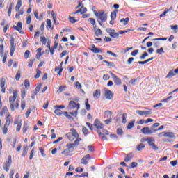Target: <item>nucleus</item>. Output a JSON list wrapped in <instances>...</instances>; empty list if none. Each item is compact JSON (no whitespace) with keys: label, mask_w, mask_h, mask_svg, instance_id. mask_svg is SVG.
<instances>
[{"label":"nucleus","mask_w":178,"mask_h":178,"mask_svg":"<svg viewBox=\"0 0 178 178\" xmlns=\"http://www.w3.org/2000/svg\"><path fill=\"white\" fill-rule=\"evenodd\" d=\"M104 119H112V113L109 111L104 112Z\"/></svg>","instance_id":"nucleus-19"},{"label":"nucleus","mask_w":178,"mask_h":178,"mask_svg":"<svg viewBox=\"0 0 178 178\" xmlns=\"http://www.w3.org/2000/svg\"><path fill=\"white\" fill-rule=\"evenodd\" d=\"M54 113L55 115H57V116H60V115H62V110L59 109V108H54Z\"/></svg>","instance_id":"nucleus-39"},{"label":"nucleus","mask_w":178,"mask_h":178,"mask_svg":"<svg viewBox=\"0 0 178 178\" xmlns=\"http://www.w3.org/2000/svg\"><path fill=\"white\" fill-rule=\"evenodd\" d=\"M164 136L165 137H168V138H175V134L173 132H165Z\"/></svg>","instance_id":"nucleus-27"},{"label":"nucleus","mask_w":178,"mask_h":178,"mask_svg":"<svg viewBox=\"0 0 178 178\" xmlns=\"http://www.w3.org/2000/svg\"><path fill=\"white\" fill-rule=\"evenodd\" d=\"M69 20L70 23H72V24H74L76 23V22H77V20L74 19V17H71V16L69 17Z\"/></svg>","instance_id":"nucleus-58"},{"label":"nucleus","mask_w":178,"mask_h":178,"mask_svg":"<svg viewBox=\"0 0 178 178\" xmlns=\"http://www.w3.org/2000/svg\"><path fill=\"white\" fill-rule=\"evenodd\" d=\"M92 52L94 54H101L102 52V50L101 49L95 48V49H90Z\"/></svg>","instance_id":"nucleus-34"},{"label":"nucleus","mask_w":178,"mask_h":178,"mask_svg":"<svg viewBox=\"0 0 178 178\" xmlns=\"http://www.w3.org/2000/svg\"><path fill=\"white\" fill-rule=\"evenodd\" d=\"M17 94H18V92L17 90L14 91L13 92V97L10 96L9 97V102H10V109L11 111H15V105H13V104L15 103V101H16V98L17 97Z\"/></svg>","instance_id":"nucleus-2"},{"label":"nucleus","mask_w":178,"mask_h":178,"mask_svg":"<svg viewBox=\"0 0 178 178\" xmlns=\"http://www.w3.org/2000/svg\"><path fill=\"white\" fill-rule=\"evenodd\" d=\"M136 113H138V115H140V116H144L145 115H152V111L137 110Z\"/></svg>","instance_id":"nucleus-12"},{"label":"nucleus","mask_w":178,"mask_h":178,"mask_svg":"<svg viewBox=\"0 0 178 178\" xmlns=\"http://www.w3.org/2000/svg\"><path fill=\"white\" fill-rule=\"evenodd\" d=\"M93 97H94V98H95V99H98V98H99V97H101V90H96L93 92Z\"/></svg>","instance_id":"nucleus-18"},{"label":"nucleus","mask_w":178,"mask_h":178,"mask_svg":"<svg viewBox=\"0 0 178 178\" xmlns=\"http://www.w3.org/2000/svg\"><path fill=\"white\" fill-rule=\"evenodd\" d=\"M95 15L97 17H99L97 22L100 26H102V22H105L108 19V15L104 11H99L98 13H95Z\"/></svg>","instance_id":"nucleus-1"},{"label":"nucleus","mask_w":178,"mask_h":178,"mask_svg":"<svg viewBox=\"0 0 178 178\" xmlns=\"http://www.w3.org/2000/svg\"><path fill=\"white\" fill-rule=\"evenodd\" d=\"M0 56L3 58V44L0 45Z\"/></svg>","instance_id":"nucleus-52"},{"label":"nucleus","mask_w":178,"mask_h":178,"mask_svg":"<svg viewBox=\"0 0 178 178\" xmlns=\"http://www.w3.org/2000/svg\"><path fill=\"white\" fill-rule=\"evenodd\" d=\"M106 31L112 38H118V37H119V33H116L114 29L107 28Z\"/></svg>","instance_id":"nucleus-4"},{"label":"nucleus","mask_w":178,"mask_h":178,"mask_svg":"<svg viewBox=\"0 0 178 178\" xmlns=\"http://www.w3.org/2000/svg\"><path fill=\"white\" fill-rule=\"evenodd\" d=\"M69 106L70 108H71V109H74V108H76V106H77V109L80 108V104H76V102H74V101H70L69 102Z\"/></svg>","instance_id":"nucleus-14"},{"label":"nucleus","mask_w":178,"mask_h":178,"mask_svg":"<svg viewBox=\"0 0 178 178\" xmlns=\"http://www.w3.org/2000/svg\"><path fill=\"white\" fill-rule=\"evenodd\" d=\"M147 144L149 145V147H151L152 149H154V151H158V149H159L158 146L155 145V140L151 139V138H149Z\"/></svg>","instance_id":"nucleus-8"},{"label":"nucleus","mask_w":178,"mask_h":178,"mask_svg":"<svg viewBox=\"0 0 178 178\" xmlns=\"http://www.w3.org/2000/svg\"><path fill=\"white\" fill-rule=\"evenodd\" d=\"M104 63H106V65L109 67H115V63H113V62H109L107 60H103Z\"/></svg>","instance_id":"nucleus-33"},{"label":"nucleus","mask_w":178,"mask_h":178,"mask_svg":"<svg viewBox=\"0 0 178 178\" xmlns=\"http://www.w3.org/2000/svg\"><path fill=\"white\" fill-rule=\"evenodd\" d=\"M40 41L43 45H47V38L45 36L40 37Z\"/></svg>","instance_id":"nucleus-41"},{"label":"nucleus","mask_w":178,"mask_h":178,"mask_svg":"<svg viewBox=\"0 0 178 178\" xmlns=\"http://www.w3.org/2000/svg\"><path fill=\"white\" fill-rule=\"evenodd\" d=\"M6 112H8V108L3 107L1 110V112H0V116H3V115L6 113Z\"/></svg>","instance_id":"nucleus-45"},{"label":"nucleus","mask_w":178,"mask_h":178,"mask_svg":"<svg viewBox=\"0 0 178 178\" xmlns=\"http://www.w3.org/2000/svg\"><path fill=\"white\" fill-rule=\"evenodd\" d=\"M24 56L25 59H28L29 57L30 56V51L26 50L24 54Z\"/></svg>","instance_id":"nucleus-56"},{"label":"nucleus","mask_w":178,"mask_h":178,"mask_svg":"<svg viewBox=\"0 0 178 178\" xmlns=\"http://www.w3.org/2000/svg\"><path fill=\"white\" fill-rule=\"evenodd\" d=\"M175 74H176L175 73L174 70H172L168 72V74L165 76V79H172V77H173V76H175Z\"/></svg>","instance_id":"nucleus-24"},{"label":"nucleus","mask_w":178,"mask_h":178,"mask_svg":"<svg viewBox=\"0 0 178 178\" xmlns=\"http://www.w3.org/2000/svg\"><path fill=\"white\" fill-rule=\"evenodd\" d=\"M111 76L113 77V80L114 83L116 84V86H122V79L118 77L115 74H113L112 72H109Z\"/></svg>","instance_id":"nucleus-6"},{"label":"nucleus","mask_w":178,"mask_h":178,"mask_svg":"<svg viewBox=\"0 0 178 178\" xmlns=\"http://www.w3.org/2000/svg\"><path fill=\"white\" fill-rule=\"evenodd\" d=\"M134 123H136V120L131 121L129 123L128 126L127 127V130H130V129H133V127H134Z\"/></svg>","instance_id":"nucleus-25"},{"label":"nucleus","mask_w":178,"mask_h":178,"mask_svg":"<svg viewBox=\"0 0 178 178\" xmlns=\"http://www.w3.org/2000/svg\"><path fill=\"white\" fill-rule=\"evenodd\" d=\"M94 126L96 129H98L99 130V129H104V127H105V125H104V124L101 123V121H99V120H98V118L95 120Z\"/></svg>","instance_id":"nucleus-9"},{"label":"nucleus","mask_w":178,"mask_h":178,"mask_svg":"<svg viewBox=\"0 0 178 178\" xmlns=\"http://www.w3.org/2000/svg\"><path fill=\"white\" fill-rule=\"evenodd\" d=\"M97 133L99 136H109V132L106 129H102V131L98 130Z\"/></svg>","instance_id":"nucleus-17"},{"label":"nucleus","mask_w":178,"mask_h":178,"mask_svg":"<svg viewBox=\"0 0 178 178\" xmlns=\"http://www.w3.org/2000/svg\"><path fill=\"white\" fill-rule=\"evenodd\" d=\"M157 130L153 128H149L148 127H145L141 129V133L143 134H152L153 133H155Z\"/></svg>","instance_id":"nucleus-3"},{"label":"nucleus","mask_w":178,"mask_h":178,"mask_svg":"<svg viewBox=\"0 0 178 178\" xmlns=\"http://www.w3.org/2000/svg\"><path fill=\"white\" fill-rule=\"evenodd\" d=\"M13 29H15V30H17V31H19V33H20V34H24V32H23V31H22V27H23V24L21 22H19L16 25H14Z\"/></svg>","instance_id":"nucleus-10"},{"label":"nucleus","mask_w":178,"mask_h":178,"mask_svg":"<svg viewBox=\"0 0 178 178\" xmlns=\"http://www.w3.org/2000/svg\"><path fill=\"white\" fill-rule=\"evenodd\" d=\"M104 95L106 99H112V98H113V93H112V91L108 89L105 90Z\"/></svg>","instance_id":"nucleus-11"},{"label":"nucleus","mask_w":178,"mask_h":178,"mask_svg":"<svg viewBox=\"0 0 178 178\" xmlns=\"http://www.w3.org/2000/svg\"><path fill=\"white\" fill-rule=\"evenodd\" d=\"M8 127H9V125L4 124V127L2 128L3 134H6V133H8Z\"/></svg>","instance_id":"nucleus-48"},{"label":"nucleus","mask_w":178,"mask_h":178,"mask_svg":"<svg viewBox=\"0 0 178 178\" xmlns=\"http://www.w3.org/2000/svg\"><path fill=\"white\" fill-rule=\"evenodd\" d=\"M10 165H12V156L10 155L8 157L7 161L3 164V169L4 170H6V172H8L9 170Z\"/></svg>","instance_id":"nucleus-5"},{"label":"nucleus","mask_w":178,"mask_h":178,"mask_svg":"<svg viewBox=\"0 0 178 178\" xmlns=\"http://www.w3.org/2000/svg\"><path fill=\"white\" fill-rule=\"evenodd\" d=\"M118 13V10H114L111 13V20H115L116 19V15Z\"/></svg>","instance_id":"nucleus-22"},{"label":"nucleus","mask_w":178,"mask_h":178,"mask_svg":"<svg viewBox=\"0 0 178 178\" xmlns=\"http://www.w3.org/2000/svg\"><path fill=\"white\" fill-rule=\"evenodd\" d=\"M70 141H74V137L72 133H68L65 135Z\"/></svg>","instance_id":"nucleus-32"},{"label":"nucleus","mask_w":178,"mask_h":178,"mask_svg":"<svg viewBox=\"0 0 178 178\" xmlns=\"http://www.w3.org/2000/svg\"><path fill=\"white\" fill-rule=\"evenodd\" d=\"M136 83L138 84V79H131L129 81V84H131V86H136Z\"/></svg>","instance_id":"nucleus-37"},{"label":"nucleus","mask_w":178,"mask_h":178,"mask_svg":"<svg viewBox=\"0 0 178 178\" xmlns=\"http://www.w3.org/2000/svg\"><path fill=\"white\" fill-rule=\"evenodd\" d=\"M31 23V15H28L26 16V24H30Z\"/></svg>","instance_id":"nucleus-53"},{"label":"nucleus","mask_w":178,"mask_h":178,"mask_svg":"<svg viewBox=\"0 0 178 178\" xmlns=\"http://www.w3.org/2000/svg\"><path fill=\"white\" fill-rule=\"evenodd\" d=\"M65 147H66V148H67V149H69L70 151H71V152H73L74 149L72 147V146H71L70 144H67Z\"/></svg>","instance_id":"nucleus-62"},{"label":"nucleus","mask_w":178,"mask_h":178,"mask_svg":"<svg viewBox=\"0 0 178 178\" xmlns=\"http://www.w3.org/2000/svg\"><path fill=\"white\" fill-rule=\"evenodd\" d=\"M90 159H91V156H90V154H86L81 159V163H83V165H87Z\"/></svg>","instance_id":"nucleus-13"},{"label":"nucleus","mask_w":178,"mask_h":178,"mask_svg":"<svg viewBox=\"0 0 178 178\" xmlns=\"http://www.w3.org/2000/svg\"><path fill=\"white\" fill-rule=\"evenodd\" d=\"M63 61H62L60 64V67H57L55 68V72H58V74L60 76L62 74V71L63 70Z\"/></svg>","instance_id":"nucleus-16"},{"label":"nucleus","mask_w":178,"mask_h":178,"mask_svg":"<svg viewBox=\"0 0 178 178\" xmlns=\"http://www.w3.org/2000/svg\"><path fill=\"white\" fill-rule=\"evenodd\" d=\"M156 54H159V55H162L163 54H165V51H163V48L161 47L156 50Z\"/></svg>","instance_id":"nucleus-50"},{"label":"nucleus","mask_w":178,"mask_h":178,"mask_svg":"<svg viewBox=\"0 0 178 178\" xmlns=\"http://www.w3.org/2000/svg\"><path fill=\"white\" fill-rule=\"evenodd\" d=\"M66 89L65 88V86H60L59 87V89L57 90V92H62L63 91H65Z\"/></svg>","instance_id":"nucleus-59"},{"label":"nucleus","mask_w":178,"mask_h":178,"mask_svg":"<svg viewBox=\"0 0 178 178\" xmlns=\"http://www.w3.org/2000/svg\"><path fill=\"white\" fill-rule=\"evenodd\" d=\"M22 129V122H18V124L17 125L16 130L17 131H20V129Z\"/></svg>","instance_id":"nucleus-60"},{"label":"nucleus","mask_w":178,"mask_h":178,"mask_svg":"<svg viewBox=\"0 0 178 178\" xmlns=\"http://www.w3.org/2000/svg\"><path fill=\"white\" fill-rule=\"evenodd\" d=\"M5 120H6V123H5L6 126H10V123L13 122V120H10V114L6 115Z\"/></svg>","instance_id":"nucleus-15"},{"label":"nucleus","mask_w":178,"mask_h":178,"mask_svg":"<svg viewBox=\"0 0 178 178\" xmlns=\"http://www.w3.org/2000/svg\"><path fill=\"white\" fill-rule=\"evenodd\" d=\"M21 74H20V70L17 71L16 76H15V79L17 81H19L20 80Z\"/></svg>","instance_id":"nucleus-54"},{"label":"nucleus","mask_w":178,"mask_h":178,"mask_svg":"<svg viewBox=\"0 0 178 178\" xmlns=\"http://www.w3.org/2000/svg\"><path fill=\"white\" fill-rule=\"evenodd\" d=\"M29 129L30 126H29V124L25 123L22 128L23 133H26V131H27Z\"/></svg>","instance_id":"nucleus-36"},{"label":"nucleus","mask_w":178,"mask_h":178,"mask_svg":"<svg viewBox=\"0 0 178 178\" xmlns=\"http://www.w3.org/2000/svg\"><path fill=\"white\" fill-rule=\"evenodd\" d=\"M145 56H148V53L145 52L143 54H142V55L140 56V60H144V59H145Z\"/></svg>","instance_id":"nucleus-55"},{"label":"nucleus","mask_w":178,"mask_h":178,"mask_svg":"<svg viewBox=\"0 0 178 178\" xmlns=\"http://www.w3.org/2000/svg\"><path fill=\"white\" fill-rule=\"evenodd\" d=\"M143 148H145V145H144V143H140L138 146H137V151L141 152L143 151Z\"/></svg>","instance_id":"nucleus-30"},{"label":"nucleus","mask_w":178,"mask_h":178,"mask_svg":"<svg viewBox=\"0 0 178 178\" xmlns=\"http://www.w3.org/2000/svg\"><path fill=\"white\" fill-rule=\"evenodd\" d=\"M82 133L84 134H88V129L86 127H83Z\"/></svg>","instance_id":"nucleus-63"},{"label":"nucleus","mask_w":178,"mask_h":178,"mask_svg":"<svg viewBox=\"0 0 178 178\" xmlns=\"http://www.w3.org/2000/svg\"><path fill=\"white\" fill-rule=\"evenodd\" d=\"M70 131H72V134L74 138H79V134L77 133V131H76L74 128H72L70 129Z\"/></svg>","instance_id":"nucleus-23"},{"label":"nucleus","mask_w":178,"mask_h":178,"mask_svg":"<svg viewBox=\"0 0 178 178\" xmlns=\"http://www.w3.org/2000/svg\"><path fill=\"white\" fill-rule=\"evenodd\" d=\"M88 172H83L81 175H75L74 177H88Z\"/></svg>","instance_id":"nucleus-38"},{"label":"nucleus","mask_w":178,"mask_h":178,"mask_svg":"<svg viewBox=\"0 0 178 178\" xmlns=\"http://www.w3.org/2000/svg\"><path fill=\"white\" fill-rule=\"evenodd\" d=\"M170 29L175 31V33H177L178 26L177 25H171Z\"/></svg>","instance_id":"nucleus-49"},{"label":"nucleus","mask_w":178,"mask_h":178,"mask_svg":"<svg viewBox=\"0 0 178 178\" xmlns=\"http://www.w3.org/2000/svg\"><path fill=\"white\" fill-rule=\"evenodd\" d=\"M72 152L70 151L69 149H65L63 150V152H61V154L63 155H65V156H67V155H69V154H70Z\"/></svg>","instance_id":"nucleus-42"},{"label":"nucleus","mask_w":178,"mask_h":178,"mask_svg":"<svg viewBox=\"0 0 178 178\" xmlns=\"http://www.w3.org/2000/svg\"><path fill=\"white\" fill-rule=\"evenodd\" d=\"M63 115H64V116H65V118L69 119V120H74V118H73V117H72V115H69L67 113V111L64 112Z\"/></svg>","instance_id":"nucleus-35"},{"label":"nucleus","mask_w":178,"mask_h":178,"mask_svg":"<svg viewBox=\"0 0 178 178\" xmlns=\"http://www.w3.org/2000/svg\"><path fill=\"white\" fill-rule=\"evenodd\" d=\"M133 159V155L131 154H128L124 159V162H129V161H131Z\"/></svg>","instance_id":"nucleus-31"},{"label":"nucleus","mask_w":178,"mask_h":178,"mask_svg":"<svg viewBox=\"0 0 178 178\" xmlns=\"http://www.w3.org/2000/svg\"><path fill=\"white\" fill-rule=\"evenodd\" d=\"M85 105H86V109L87 111H90V109H91V105H90V104H88V99L86 100Z\"/></svg>","instance_id":"nucleus-44"},{"label":"nucleus","mask_w":178,"mask_h":178,"mask_svg":"<svg viewBox=\"0 0 178 178\" xmlns=\"http://www.w3.org/2000/svg\"><path fill=\"white\" fill-rule=\"evenodd\" d=\"M21 97L22 99H24V97H26V89L23 88L21 90Z\"/></svg>","instance_id":"nucleus-47"},{"label":"nucleus","mask_w":178,"mask_h":178,"mask_svg":"<svg viewBox=\"0 0 178 178\" xmlns=\"http://www.w3.org/2000/svg\"><path fill=\"white\" fill-rule=\"evenodd\" d=\"M27 151H29V147L27 145L24 146L22 156H26L27 155Z\"/></svg>","instance_id":"nucleus-21"},{"label":"nucleus","mask_w":178,"mask_h":178,"mask_svg":"<svg viewBox=\"0 0 178 178\" xmlns=\"http://www.w3.org/2000/svg\"><path fill=\"white\" fill-rule=\"evenodd\" d=\"M24 84L25 86V87H30V81L27 79L24 80Z\"/></svg>","instance_id":"nucleus-64"},{"label":"nucleus","mask_w":178,"mask_h":178,"mask_svg":"<svg viewBox=\"0 0 178 178\" xmlns=\"http://www.w3.org/2000/svg\"><path fill=\"white\" fill-rule=\"evenodd\" d=\"M41 84L38 85L35 89V92H34V95H37V94H38V92H40V90H41Z\"/></svg>","instance_id":"nucleus-40"},{"label":"nucleus","mask_w":178,"mask_h":178,"mask_svg":"<svg viewBox=\"0 0 178 178\" xmlns=\"http://www.w3.org/2000/svg\"><path fill=\"white\" fill-rule=\"evenodd\" d=\"M35 152V150L34 149H32V150L31 151V153H30V156H29L30 161H31V159H33Z\"/></svg>","instance_id":"nucleus-51"},{"label":"nucleus","mask_w":178,"mask_h":178,"mask_svg":"<svg viewBox=\"0 0 178 178\" xmlns=\"http://www.w3.org/2000/svg\"><path fill=\"white\" fill-rule=\"evenodd\" d=\"M20 8H22V0H18L17 3L15 6V12H19Z\"/></svg>","instance_id":"nucleus-26"},{"label":"nucleus","mask_w":178,"mask_h":178,"mask_svg":"<svg viewBox=\"0 0 178 178\" xmlns=\"http://www.w3.org/2000/svg\"><path fill=\"white\" fill-rule=\"evenodd\" d=\"M138 163H137L136 162H132L130 163L129 166L130 168H137Z\"/></svg>","instance_id":"nucleus-61"},{"label":"nucleus","mask_w":178,"mask_h":178,"mask_svg":"<svg viewBox=\"0 0 178 178\" xmlns=\"http://www.w3.org/2000/svg\"><path fill=\"white\" fill-rule=\"evenodd\" d=\"M51 17H53V20L54 22V24H59V22L56 23V16H57L56 13H55L54 11H51Z\"/></svg>","instance_id":"nucleus-29"},{"label":"nucleus","mask_w":178,"mask_h":178,"mask_svg":"<svg viewBox=\"0 0 178 178\" xmlns=\"http://www.w3.org/2000/svg\"><path fill=\"white\" fill-rule=\"evenodd\" d=\"M41 74H42V72H41V70H38L37 73L35 75V79H40V76H41Z\"/></svg>","instance_id":"nucleus-46"},{"label":"nucleus","mask_w":178,"mask_h":178,"mask_svg":"<svg viewBox=\"0 0 178 178\" xmlns=\"http://www.w3.org/2000/svg\"><path fill=\"white\" fill-rule=\"evenodd\" d=\"M97 26H94V30L95 31V35L96 37H99V35H102V31L101 30V29H96Z\"/></svg>","instance_id":"nucleus-20"},{"label":"nucleus","mask_w":178,"mask_h":178,"mask_svg":"<svg viewBox=\"0 0 178 178\" xmlns=\"http://www.w3.org/2000/svg\"><path fill=\"white\" fill-rule=\"evenodd\" d=\"M63 108H65V106H62V105L54 106V109H63Z\"/></svg>","instance_id":"nucleus-57"},{"label":"nucleus","mask_w":178,"mask_h":178,"mask_svg":"<svg viewBox=\"0 0 178 178\" xmlns=\"http://www.w3.org/2000/svg\"><path fill=\"white\" fill-rule=\"evenodd\" d=\"M127 118V113H124L122 114V123L124 124H126V122H127V120H126V118Z\"/></svg>","instance_id":"nucleus-43"},{"label":"nucleus","mask_w":178,"mask_h":178,"mask_svg":"<svg viewBox=\"0 0 178 178\" xmlns=\"http://www.w3.org/2000/svg\"><path fill=\"white\" fill-rule=\"evenodd\" d=\"M129 20H130V18H129V17H127L125 19L123 18L120 20V23H123V25L126 26V24H127V23H129Z\"/></svg>","instance_id":"nucleus-28"},{"label":"nucleus","mask_w":178,"mask_h":178,"mask_svg":"<svg viewBox=\"0 0 178 178\" xmlns=\"http://www.w3.org/2000/svg\"><path fill=\"white\" fill-rule=\"evenodd\" d=\"M15 51H16V45H15V38H10V56H13V54H15Z\"/></svg>","instance_id":"nucleus-7"}]
</instances>
